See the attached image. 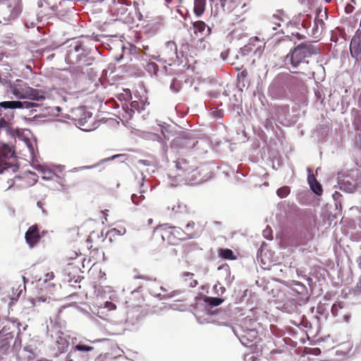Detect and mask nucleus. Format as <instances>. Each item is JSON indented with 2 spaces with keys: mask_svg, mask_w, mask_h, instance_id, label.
<instances>
[{
  "mask_svg": "<svg viewBox=\"0 0 361 361\" xmlns=\"http://www.w3.org/2000/svg\"><path fill=\"white\" fill-rule=\"evenodd\" d=\"M320 54V49L310 42H305L299 44L291 49L286 55L284 62L286 65H290L293 73L307 75L305 72L297 71L301 64H308L307 58Z\"/></svg>",
  "mask_w": 361,
  "mask_h": 361,
  "instance_id": "obj_1",
  "label": "nucleus"
},
{
  "mask_svg": "<svg viewBox=\"0 0 361 361\" xmlns=\"http://www.w3.org/2000/svg\"><path fill=\"white\" fill-rule=\"evenodd\" d=\"M251 0H219L225 13L230 16V20L234 25L244 20L243 16L247 11Z\"/></svg>",
  "mask_w": 361,
  "mask_h": 361,
  "instance_id": "obj_2",
  "label": "nucleus"
},
{
  "mask_svg": "<svg viewBox=\"0 0 361 361\" xmlns=\"http://www.w3.org/2000/svg\"><path fill=\"white\" fill-rule=\"evenodd\" d=\"M10 90L19 99H28L35 101H43L46 99L44 92L30 87L22 80H16L10 84Z\"/></svg>",
  "mask_w": 361,
  "mask_h": 361,
  "instance_id": "obj_3",
  "label": "nucleus"
},
{
  "mask_svg": "<svg viewBox=\"0 0 361 361\" xmlns=\"http://www.w3.org/2000/svg\"><path fill=\"white\" fill-rule=\"evenodd\" d=\"M290 17L283 10H277L272 16L268 17L264 24L266 31L270 32L269 36L276 34H286Z\"/></svg>",
  "mask_w": 361,
  "mask_h": 361,
  "instance_id": "obj_4",
  "label": "nucleus"
},
{
  "mask_svg": "<svg viewBox=\"0 0 361 361\" xmlns=\"http://www.w3.org/2000/svg\"><path fill=\"white\" fill-rule=\"evenodd\" d=\"M17 157L12 147L4 145L0 148V173L11 172L15 173L18 170Z\"/></svg>",
  "mask_w": 361,
  "mask_h": 361,
  "instance_id": "obj_5",
  "label": "nucleus"
},
{
  "mask_svg": "<svg viewBox=\"0 0 361 361\" xmlns=\"http://www.w3.org/2000/svg\"><path fill=\"white\" fill-rule=\"evenodd\" d=\"M161 237L169 244L176 245L179 240L193 238L195 234L192 232H186L180 227L166 224L162 229Z\"/></svg>",
  "mask_w": 361,
  "mask_h": 361,
  "instance_id": "obj_6",
  "label": "nucleus"
},
{
  "mask_svg": "<svg viewBox=\"0 0 361 361\" xmlns=\"http://www.w3.org/2000/svg\"><path fill=\"white\" fill-rule=\"evenodd\" d=\"M306 33L307 25L305 20L300 18V16L294 17L292 20L290 19V23L288 25L286 34H290L298 39H303L305 38Z\"/></svg>",
  "mask_w": 361,
  "mask_h": 361,
  "instance_id": "obj_7",
  "label": "nucleus"
},
{
  "mask_svg": "<svg viewBox=\"0 0 361 361\" xmlns=\"http://www.w3.org/2000/svg\"><path fill=\"white\" fill-rule=\"evenodd\" d=\"M275 81L285 83L286 86L291 93H295L304 87V82L298 78L288 73L279 75Z\"/></svg>",
  "mask_w": 361,
  "mask_h": 361,
  "instance_id": "obj_8",
  "label": "nucleus"
},
{
  "mask_svg": "<svg viewBox=\"0 0 361 361\" xmlns=\"http://www.w3.org/2000/svg\"><path fill=\"white\" fill-rule=\"evenodd\" d=\"M197 143V140L190 133H187L173 139L171 142V147L176 149L188 150L194 148Z\"/></svg>",
  "mask_w": 361,
  "mask_h": 361,
  "instance_id": "obj_9",
  "label": "nucleus"
},
{
  "mask_svg": "<svg viewBox=\"0 0 361 361\" xmlns=\"http://www.w3.org/2000/svg\"><path fill=\"white\" fill-rule=\"evenodd\" d=\"M145 302V293L142 287L140 286L132 291L128 296L126 303L129 308L142 307Z\"/></svg>",
  "mask_w": 361,
  "mask_h": 361,
  "instance_id": "obj_10",
  "label": "nucleus"
},
{
  "mask_svg": "<svg viewBox=\"0 0 361 361\" xmlns=\"http://www.w3.org/2000/svg\"><path fill=\"white\" fill-rule=\"evenodd\" d=\"M161 56L164 62L171 66L178 58L176 42L173 41L167 42L161 51Z\"/></svg>",
  "mask_w": 361,
  "mask_h": 361,
  "instance_id": "obj_11",
  "label": "nucleus"
},
{
  "mask_svg": "<svg viewBox=\"0 0 361 361\" xmlns=\"http://www.w3.org/2000/svg\"><path fill=\"white\" fill-rule=\"evenodd\" d=\"M176 167L183 173L189 174L197 169V161L194 159H178L176 161Z\"/></svg>",
  "mask_w": 361,
  "mask_h": 361,
  "instance_id": "obj_12",
  "label": "nucleus"
},
{
  "mask_svg": "<svg viewBox=\"0 0 361 361\" xmlns=\"http://www.w3.org/2000/svg\"><path fill=\"white\" fill-rule=\"evenodd\" d=\"M350 52L353 58L357 60H361V34L355 32L350 41Z\"/></svg>",
  "mask_w": 361,
  "mask_h": 361,
  "instance_id": "obj_13",
  "label": "nucleus"
},
{
  "mask_svg": "<svg viewBox=\"0 0 361 361\" xmlns=\"http://www.w3.org/2000/svg\"><path fill=\"white\" fill-rule=\"evenodd\" d=\"M25 239L30 247H33L39 243L40 235L38 226L36 224L31 226L27 229L25 234Z\"/></svg>",
  "mask_w": 361,
  "mask_h": 361,
  "instance_id": "obj_14",
  "label": "nucleus"
},
{
  "mask_svg": "<svg viewBox=\"0 0 361 361\" xmlns=\"http://www.w3.org/2000/svg\"><path fill=\"white\" fill-rule=\"evenodd\" d=\"M201 250L202 248L199 246L198 243L195 242L187 243L182 246L183 256L188 259L195 257Z\"/></svg>",
  "mask_w": 361,
  "mask_h": 361,
  "instance_id": "obj_15",
  "label": "nucleus"
},
{
  "mask_svg": "<svg viewBox=\"0 0 361 361\" xmlns=\"http://www.w3.org/2000/svg\"><path fill=\"white\" fill-rule=\"evenodd\" d=\"M81 51V42H75L71 44L66 55V60L71 63H79L78 52Z\"/></svg>",
  "mask_w": 361,
  "mask_h": 361,
  "instance_id": "obj_16",
  "label": "nucleus"
},
{
  "mask_svg": "<svg viewBox=\"0 0 361 361\" xmlns=\"http://www.w3.org/2000/svg\"><path fill=\"white\" fill-rule=\"evenodd\" d=\"M195 33H200L203 37H207L210 35L212 30L211 27H209L204 21L197 20L192 24Z\"/></svg>",
  "mask_w": 361,
  "mask_h": 361,
  "instance_id": "obj_17",
  "label": "nucleus"
},
{
  "mask_svg": "<svg viewBox=\"0 0 361 361\" xmlns=\"http://www.w3.org/2000/svg\"><path fill=\"white\" fill-rule=\"evenodd\" d=\"M147 189V186L145 185L144 183H142L140 185V191L138 193H133L131 195V200L132 202L136 204L139 205L140 204H142L145 200V197L143 195V193L146 192Z\"/></svg>",
  "mask_w": 361,
  "mask_h": 361,
  "instance_id": "obj_18",
  "label": "nucleus"
},
{
  "mask_svg": "<svg viewBox=\"0 0 361 361\" xmlns=\"http://www.w3.org/2000/svg\"><path fill=\"white\" fill-rule=\"evenodd\" d=\"M325 23L322 18L317 17L314 20V25L312 29L311 35L315 38L318 37L324 29Z\"/></svg>",
  "mask_w": 361,
  "mask_h": 361,
  "instance_id": "obj_19",
  "label": "nucleus"
},
{
  "mask_svg": "<svg viewBox=\"0 0 361 361\" xmlns=\"http://www.w3.org/2000/svg\"><path fill=\"white\" fill-rule=\"evenodd\" d=\"M311 190L317 195H321L323 192L322 185L317 181L315 176L312 174L307 178Z\"/></svg>",
  "mask_w": 361,
  "mask_h": 361,
  "instance_id": "obj_20",
  "label": "nucleus"
},
{
  "mask_svg": "<svg viewBox=\"0 0 361 361\" xmlns=\"http://www.w3.org/2000/svg\"><path fill=\"white\" fill-rule=\"evenodd\" d=\"M12 118H6L4 117H1L0 118V131H5L7 133H13V128L12 123Z\"/></svg>",
  "mask_w": 361,
  "mask_h": 361,
  "instance_id": "obj_21",
  "label": "nucleus"
},
{
  "mask_svg": "<svg viewBox=\"0 0 361 361\" xmlns=\"http://www.w3.org/2000/svg\"><path fill=\"white\" fill-rule=\"evenodd\" d=\"M80 115L82 116L83 114L84 117H80L78 118H75L76 121H78V124L80 125L81 127H85L88 121V120L92 119V116L90 114L89 112H85L84 109H80L78 110Z\"/></svg>",
  "mask_w": 361,
  "mask_h": 361,
  "instance_id": "obj_22",
  "label": "nucleus"
},
{
  "mask_svg": "<svg viewBox=\"0 0 361 361\" xmlns=\"http://www.w3.org/2000/svg\"><path fill=\"white\" fill-rule=\"evenodd\" d=\"M218 255L220 257L225 259L234 260L236 259L233 252L228 248H219L218 250Z\"/></svg>",
  "mask_w": 361,
  "mask_h": 361,
  "instance_id": "obj_23",
  "label": "nucleus"
},
{
  "mask_svg": "<svg viewBox=\"0 0 361 361\" xmlns=\"http://www.w3.org/2000/svg\"><path fill=\"white\" fill-rule=\"evenodd\" d=\"M206 0H195L194 13L197 16L203 14L205 9Z\"/></svg>",
  "mask_w": 361,
  "mask_h": 361,
  "instance_id": "obj_24",
  "label": "nucleus"
},
{
  "mask_svg": "<svg viewBox=\"0 0 361 361\" xmlns=\"http://www.w3.org/2000/svg\"><path fill=\"white\" fill-rule=\"evenodd\" d=\"M204 301L207 305H209L212 307H216L220 305L224 302V300L220 298H212L205 296L204 298Z\"/></svg>",
  "mask_w": 361,
  "mask_h": 361,
  "instance_id": "obj_25",
  "label": "nucleus"
},
{
  "mask_svg": "<svg viewBox=\"0 0 361 361\" xmlns=\"http://www.w3.org/2000/svg\"><path fill=\"white\" fill-rule=\"evenodd\" d=\"M18 101H6L0 102V107L4 108L5 109H18Z\"/></svg>",
  "mask_w": 361,
  "mask_h": 361,
  "instance_id": "obj_26",
  "label": "nucleus"
},
{
  "mask_svg": "<svg viewBox=\"0 0 361 361\" xmlns=\"http://www.w3.org/2000/svg\"><path fill=\"white\" fill-rule=\"evenodd\" d=\"M51 300V298L46 295H42L39 297H36L35 298L30 299V302L32 306H35L36 305L40 302H47L49 303Z\"/></svg>",
  "mask_w": 361,
  "mask_h": 361,
  "instance_id": "obj_27",
  "label": "nucleus"
},
{
  "mask_svg": "<svg viewBox=\"0 0 361 361\" xmlns=\"http://www.w3.org/2000/svg\"><path fill=\"white\" fill-rule=\"evenodd\" d=\"M75 350L78 351H82V352H89L92 351L94 348L87 345H85V343L80 342L78 344H77L75 346L73 347Z\"/></svg>",
  "mask_w": 361,
  "mask_h": 361,
  "instance_id": "obj_28",
  "label": "nucleus"
},
{
  "mask_svg": "<svg viewBox=\"0 0 361 361\" xmlns=\"http://www.w3.org/2000/svg\"><path fill=\"white\" fill-rule=\"evenodd\" d=\"M78 55L79 63H81L82 65L86 64L85 63V58H86V56L88 55V51L86 50L83 47L82 42H81V51L78 52Z\"/></svg>",
  "mask_w": 361,
  "mask_h": 361,
  "instance_id": "obj_29",
  "label": "nucleus"
},
{
  "mask_svg": "<svg viewBox=\"0 0 361 361\" xmlns=\"http://www.w3.org/2000/svg\"><path fill=\"white\" fill-rule=\"evenodd\" d=\"M18 109H31L33 107H36L38 106L37 103L32 102H27V101H18Z\"/></svg>",
  "mask_w": 361,
  "mask_h": 361,
  "instance_id": "obj_30",
  "label": "nucleus"
},
{
  "mask_svg": "<svg viewBox=\"0 0 361 361\" xmlns=\"http://www.w3.org/2000/svg\"><path fill=\"white\" fill-rule=\"evenodd\" d=\"M290 192V190L288 186H283L277 190L276 194L279 197L283 198V197H286V196H288L289 195Z\"/></svg>",
  "mask_w": 361,
  "mask_h": 361,
  "instance_id": "obj_31",
  "label": "nucleus"
},
{
  "mask_svg": "<svg viewBox=\"0 0 361 361\" xmlns=\"http://www.w3.org/2000/svg\"><path fill=\"white\" fill-rule=\"evenodd\" d=\"M146 70L150 73L157 75L159 71V66L156 63L150 62L147 64Z\"/></svg>",
  "mask_w": 361,
  "mask_h": 361,
  "instance_id": "obj_32",
  "label": "nucleus"
},
{
  "mask_svg": "<svg viewBox=\"0 0 361 361\" xmlns=\"http://www.w3.org/2000/svg\"><path fill=\"white\" fill-rule=\"evenodd\" d=\"M123 233L121 231L116 229V228H112L110 231H109L106 233V236L109 238V240L112 241L113 238L121 236Z\"/></svg>",
  "mask_w": 361,
  "mask_h": 361,
  "instance_id": "obj_33",
  "label": "nucleus"
},
{
  "mask_svg": "<svg viewBox=\"0 0 361 361\" xmlns=\"http://www.w3.org/2000/svg\"><path fill=\"white\" fill-rule=\"evenodd\" d=\"M119 99L130 100L132 99L131 92L129 89L123 90V93H121L118 96Z\"/></svg>",
  "mask_w": 361,
  "mask_h": 361,
  "instance_id": "obj_34",
  "label": "nucleus"
},
{
  "mask_svg": "<svg viewBox=\"0 0 361 361\" xmlns=\"http://www.w3.org/2000/svg\"><path fill=\"white\" fill-rule=\"evenodd\" d=\"M178 292H179L178 290H175V291H173V292H171V293H169L164 294L163 296L161 298H160L161 299H166V298H173ZM161 293H158L156 294V296H157V297H161Z\"/></svg>",
  "mask_w": 361,
  "mask_h": 361,
  "instance_id": "obj_35",
  "label": "nucleus"
},
{
  "mask_svg": "<svg viewBox=\"0 0 361 361\" xmlns=\"http://www.w3.org/2000/svg\"><path fill=\"white\" fill-rule=\"evenodd\" d=\"M130 113H134L135 111H140V102L137 101H133L130 102Z\"/></svg>",
  "mask_w": 361,
  "mask_h": 361,
  "instance_id": "obj_36",
  "label": "nucleus"
},
{
  "mask_svg": "<svg viewBox=\"0 0 361 361\" xmlns=\"http://www.w3.org/2000/svg\"><path fill=\"white\" fill-rule=\"evenodd\" d=\"M195 223L193 221H190L185 226V231H186V232H192L195 235L196 233H195Z\"/></svg>",
  "mask_w": 361,
  "mask_h": 361,
  "instance_id": "obj_37",
  "label": "nucleus"
},
{
  "mask_svg": "<svg viewBox=\"0 0 361 361\" xmlns=\"http://www.w3.org/2000/svg\"><path fill=\"white\" fill-rule=\"evenodd\" d=\"M135 271V276L134 277L135 279H143V280H151L150 277L147 275H145V274H141L139 271H137V269H135L134 270Z\"/></svg>",
  "mask_w": 361,
  "mask_h": 361,
  "instance_id": "obj_38",
  "label": "nucleus"
},
{
  "mask_svg": "<svg viewBox=\"0 0 361 361\" xmlns=\"http://www.w3.org/2000/svg\"><path fill=\"white\" fill-rule=\"evenodd\" d=\"M271 233L272 232L271 228L269 226H267V228L263 231V235L264 236L265 238L271 240L273 238Z\"/></svg>",
  "mask_w": 361,
  "mask_h": 361,
  "instance_id": "obj_39",
  "label": "nucleus"
},
{
  "mask_svg": "<svg viewBox=\"0 0 361 361\" xmlns=\"http://www.w3.org/2000/svg\"><path fill=\"white\" fill-rule=\"evenodd\" d=\"M342 306L341 303L334 304L331 307V312L334 316L338 315L339 309H341Z\"/></svg>",
  "mask_w": 361,
  "mask_h": 361,
  "instance_id": "obj_40",
  "label": "nucleus"
},
{
  "mask_svg": "<svg viewBox=\"0 0 361 361\" xmlns=\"http://www.w3.org/2000/svg\"><path fill=\"white\" fill-rule=\"evenodd\" d=\"M355 293L357 294H361V276L355 288Z\"/></svg>",
  "mask_w": 361,
  "mask_h": 361,
  "instance_id": "obj_41",
  "label": "nucleus"
},
{
  "mask_svg": "<svg viewBox=\"0 0 361 361\" xmlns=\"http://www.w3.org/2000/svg\"><path fill=\"white\" fill-rule=\"evenodd\" d=\"M54 278V272H49L45 275V279L44 281L47 282L48 281H51Z\"/></svg>",
  "mask_w": 361,
  "mask_h": 361,
  "instance_id": "obj_42",
  "label": "nucleus"
},
{
  "mask_svg": "<svg viewBox=\"0 0 361 361\" xmlns=\"http://www.w3.org/2000/svg\"><path fill=\"white\" fill-rule=\"evenodd\" d=\"M345 12L347 13H352L353 11L354 7L352 5H350V4H348L345 6Z\"/></svg>",
  "mask_w": 361,
  "mask_h": 361,
  "instance_id": "obj_43",
  "label": "nucleus"
},
{
  "mask_svg": "<svg viewBox=\"0 0 361 361\" xmlns=\"http://www.w3.org/2000/svg\"><path fill=\"white\" fill-rule=\"evenodd\" d=\"M98 164H94V165H91V166H80L78 169H76L77 170H81V169H93L96 166H97Z\"/></svg>",
  "mask_w": 361,
  "mask_h": 361,
  "instance_id": "obj_44",
  "label": "nucleus"
},
{
  "mask_svg": "<svg viewBox=\"0 0 361 361\" xmlns=\"http://www.w3.org/2000/svg\"><path fill=\"white\" fill-rule=\"evenodd\" d=\"M247 71L245 69L242 71L241 73H240V76L242 78H245V77H247Z\"/></svg>",
  "mask_w": 361,
  "mask_h": 361,
  "instance_id": "obj_45",
  "label": "nucleus"
},
{
  "mask_svg": "<svg viewBox=\"0 0 361 361\" xmlns=\"http://www.w3.org/2000/svg\"><path fill=\"white\" fill-rule=\"evenodd\" d=\"M183 276H190L191 278V277H192L194 276V274L192 273H190V272H184L183 273Z\"/></svg>",
  "mask_w": 361,
  "mask_h": 361,
  "instance_id": "obj_46",
  "label": "nucleus"
},
{
  "mask_svg": "<svg viewBox=\"0 0 361 361\" xmlns=\"http://www.w3.org/2000/svg\"><path fill=\"white\" fill-rule=\"evenodd\" d=\"M197 281L196 280H194L191 283H190V286L192 287H195L197 285Z\"/></svg>",
  "mask_w": 361,
  "mask_h": 361,
  "instance_id": "obj_47",
  "label": "nucleus"
},
{
  "mask_svg": "<svg viewBox=\"0 0 361 361\" xmlns=\"http://www.w3.org/2000/svg\"><path fill=\"white\" fill-rule=\"evenodd\" d=\"M354 188H355V185H350V187L348 188V190H353Z\"/></svg>",
  "mask_w": 361,
  "mask_h": 361,
  "instance_id": "obj_48",
  "label": "nucleus"
},
{
  "mask_svg": "<svg viewBox=\"0 0 361 361\" xmlns=\"http://www.w3.org/2000/svg\"><path fill=\"white\" fill-rule=\"evenodd\" d=\"M120 156H121V155H119V154L114 155V156H113V157L111 158V159H115L116 157H120Z\"/></svg>",
  "mask_w": 361,
  "mask_h": 361,
  "instance_id": "obj_49",
  "label": "nucleus"
},
{
  "mask_svg": "<svg viewBox=\"0 0 361 361\" xmlns=\"http://www.w3.org/2000/svg\"><path fill=\"white\" fill-rule=\"evenodd\" d=\"M66 361H74L73 360L70 358V355H68V357Z\"/></svg>",
  "mask_w": 361,
  "mask_h": 361,
  "instance_id": "obj_50",
  "label": "nucleus"
},
{
  "mask_svg": "<svg viewBox=\"0 0 361 361\" xmlns=\"http://www.w3.org/2000/svg\"><path fill=\"white\" fill-rule=\"evenodd\" d=\"M254 39H255V40H259V38H258L257 37H255L254 38ZM250 40H253V38H252Z\"/></svg>",
  "mask_w": 361,
  "mask_h": 361,
  "instance_id": "obj_51",
  "label": "nucleus"
},
{
  "mask_svg": "<svg viewBox=\"0 0 361 361\" xmlns=\"http://www.w3.org/2000/svg\"><path fill=\"white\" fill-rule=\"evenodd\" d=\"M314 350H316V353H318V352L320 353V349H319V348H316V349H314Z\"/></svg>",
  "mask_w": 361,
  "mask_h": 361,
  "instance_id": "obj_52",
  "label": "nucleus"
},
{
  "mask_svg": "<svg viewBox=\"0 0 361 361\" xmlns=\"http://www.w3.org/2000/svg\"><path fill=\"white\" fill-rule=\"evenodd\" d=\"M314 350H316V353H318V352L320 353V349H319V348H316V349H314Z\"/></svg>",
  "mask_w": 361,
  "mask_h": 361,
  "instance_id": "obj_53",
  "label": "nucleus"
},
{
  "mask_svg": "<svg viewBox=\"0 0 361 361\" xmlns=\"http://www.w3.org/2000/svg\"><path fill=\"white\" fill-rule=\"evenodd\" d=\"M13 17L14 16H13L12 14H11V15L8 16V18L9 19L10 18H13Z\"/></svg>",
  "mask_w": 361,
  "mask_h": 361,
  "instance_id": "obj_54",
  "label": "nucleus"
},
{
  "mask_svg": "<svg viewBox=\"0 0 361 361\" xmlns=\"http://www.w3.org/2000/svg\"><path fill=\"white\" fill-rule=\"evenodd\" d=\"M168 3H170L171 0H166Z\"/></svg>",
  "mask_w": 361,
  "mask_h": 361,
  "instance_id": "obj_55",
  "label": "nucleus"
},
{
  "mask_svg": "<svg viewBox=\"0 0 361 361\" xmlns=\"http://www.w3.org/2000/svg\"><path fill=\"white\" fill-rule=\"evenodd\" d=\"M160 289H161V290H163L166 291V290H165V289H164L162 287H160Z\"/></svg>",
  "mask_w": 361,
  "mask_h": 361,
  "instance_id": "obj_56",
  "label": "nucleus"
}]
</instances>
